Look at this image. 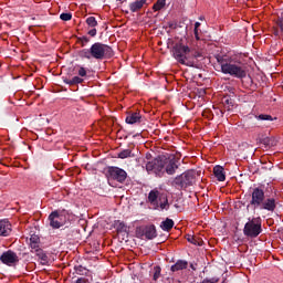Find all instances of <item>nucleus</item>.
<instances>
[{"label":"nucleus","instance_id":"nucleus-1","mask_svg":"<svg viewBox=\"0 0 283 283\" xmlns=\"http://www.w3.org/2000/svg\"><path fill=\"white\" fill-rule=\"evenodd\" d=\"M178 167H180V159L172 153L163 151L160 156L146 164V171L156 176L166 171L168 176H174Z\"/></svg>","mask_w":283,"mask_h":283},{"label":"nucleus","instance_id":"nucleus-2","mask_svg":"<svg viewBox=\"0 0 283 283\" xmlns=\"http://www.w3.org/2000/svg\"><path fill=\"white\" fill-rule=\"evenodd\" d=\"M172 56L181 65H187V67H198V62L202 59V53L179 42L172 48Z\"/></svg>","mask_w":283,"mask_h":283},{"label":"nucleus","instance_id":"nucleus-3","mask_svg":"<svg viewBox=\"0 0 283 283\" xmlns=\"http://www.w3.org/2000/svg\"><path fill=\"white\" fill-rule=\"evenodd\" d=\"M217 61L221 67L222 74H229L230 76H234V78H244L247 76V69L242 63H233L227 61L222 56H218Z\"/></svg>","mask_w":283,"mask_h":283},{"label":"nucleus","instance_id":"nucleus-4","mask_svg":"<svg viewBox=\"0 0 283 283\" xmlns=\"http://www.w3.org/2000/svg\"><path fill=\"white\" fill-rule=\"evenodd\" d=\"M91 53L93 59H96V61H103V59H112V56H114V50H112V46L101 42H95L91 45Z\"/></svg>","mask_w":283,"mask_h":283},{"label":"nucleus","instance_id":"nucleus-5","mask_svg":"<svg viewBox=\"0 0 283 283\" xmlns=\"http://www.w3.org/2000/svg\"><path fill=\"white\" fill-rule=\"evenodd\" d=\"M193 182H196V175L191 170H188L174 179V185L177 189L193 187Z\"/></svg>","mask_w":283,"mask_h":283},{"label":"nucleus","instance_id":"nucleus-6","mask_svg":"<svg viewBox=\"0 0 283 283\" xmlns=\"http://www.w3.org/2000/svg\"><path fill=\"white\" fill-rule=\"evenodd\" d=\"M243 233L247 238H258L262 233V221L260 218L249 220L243 228Z\"/></svg>","mask_w":283,"mask_h":283},{"label":"nucleus","instance_id":"nucleus-7","mask_svg":"<svg viewBox=\"0 0 283 283\" xmlns=\"http://www.w3.org/2000/svg\"><path fill=\"white\" fill-rule=\"evenodd\" d=\"M107 174L111 180H116L117 182H120V184L127 180V171H125L119 167H116V166L108 167Z\"/></svg>","mask_w":283,"mask_h":283},{"label":"nucleus","instance_id":"nucleus-8","mask_svg":"<svg viewBox=\"0 0 283 283\" xmlns=\"http://www.w3.org/2000/svg\"><path fill=\"white\" fill-rule=\"evenodd\" d=\"M251 196H252L250 200L251 207H253L254 209H260V206L264 202L266 198L264 195V189L260 187L253 188Z\"/></svg>","mask_w":283,"mask_h":283},{"label":"nucleus","instance_id":"nucleus-9","mask_svg":"<svg viewBox=\"0 0 283 283\" xmlns=\"http://www.w3.org/2000/svg\"><path fill=\"white\" fill-rule=\"evenodd\" d=\"M0 262L6 266H17L19 264V255L12 250H7L0 255Z\"/></svg>","mask_w":283,"mask_h":283},{"label":"nucleus","instance_id":"nucleus-10","mask_svg":"<svg viewBox=\"0 0 283 283\" xmlns=\"http://www.w3.org/2000/svg\"><path fill=\"white\" fill-rule=\"evenodd\" d=\"M49 222H50V227H52V229H61V227H64V224H65V221L63 220V217L61 216L59 210H55L50 213Z\"/></svg>","mask_w":283,"mask_h":283},{"label":"nucleus","instance_id":"nucleus-11","mask_svg":"<svg viewBox=\"0 0 283 283\" xmlns=\"http://www.w3.org/2000/svg\"><path fill=\"white\" fill-rule=\"evenodd\" d=\"M276 208L277 201L275 200V198L263 199V203L259 207V209H263L264 211H271V213H273Z\"/></svg>","mask_w":283,"mask_h":283},{"label":"nucleus","instance_id":"nucleus-12","mask_svg":"<svg viewBox=\"0 0 283 283\" xmlns=\"http://www.w3.org/2000/svg\"><path fill=\"white\" fill-rule=\"evenodd\" d=\"M143 120L140 112H128L125 122L127 125H138Z\"/></svg>","mask_w":283,"mask_h":283},{"label":"nucleus","instance_id":"nucleus-13","mask_svg":"<svg viewBox=\"0 0 283 283\" xmlns=\"http://www.w3.org/2000/svg\"><path fill=\"white\" fill-rule=\"evenodd\" d=\"M12 233V224L7 219L0 220V235L8 238Z\"/></svg>","mask_w":283,"mask_h":283},{"label":"nucleus","instance_id":"nucleus-14","mask_svg":"<svg viewBox=\"0 0 283 283\" xmlns=\"http://www.w3.org/2000/svg\"><path fill=\"white\" fill-rule=\"evenodd\" d=\"M256 143H280V138L271 136L270 133H263L256 137Z\"/></svg>","mask_w":283,"mask_h":283},{"label":"nucleus","instance_id":"nucleus-15","mask_svg":"<svg viewBox=\"0 0 283 283\" xmlns=\"http://www.w3.org/2000/svg\"><path fill=\"white\" fill-rule=\"evenodd\" d=\"M213 174L219 182H224V180H227V175L224 174V167L220 165L214 166Z\"/></svg>","mask_w":283,"mask_h":283},{"label":"nucleus","instance_id":"nucleus-16","mask_svg":"<svg viewBox=\"0 0 283 283\" xmlns=\"http://www.w3.org/2000/svg\"><path fill=\"white\" fill-rule=\"evenodd\" d=\"M144 235L146 240H154V238H157L158 233L156 232V226H147L144 229Z\"/></svg>","mask_w":283,"mask_h":283},{"label":"nucleus","instance_id":"nucleus-17","mask_svg":"<svg viewBox=\"0 0 283 283\" xmlns=\"http://www.w3.org/2000/svg\"><path fill=\"white\" fill-rule=\"evenodd\" d=\"M189 266V262L185 260H178L174 265H171L170 271L176 273V271H185Z\"/></svg>","mask_w":283,"mask_h":283},{"label":"nucleus","instance_id":"nucleus-18","mask_svg":"<svg viewBox=\"0 0 283 283\" xmlns=\"http://www.w3.org/2000/svg\"><path fill=\"white\" fill-rule=\"evenodd\" d=\"M146 3H147V0H137L135 2H130L129 10L130 12H139V10H143Z\"/></svg>","mask_w":283,"mask_h":283},{"label":"nucleus","instance_id":"nucleus-19","mask_svg":"<svg viewBox=\"0 0 283 283\" xmlns=\"http://www.w3.org/2000/svg\"><path fill=\"white\" fill-rule=\"evenodd\" d=\"M222 105L227 112H231V109H233V105H235V101L231 96L226 95L222 98Z\"/></svg>","mask_w":283,"mask_h":283},{"label":"nucleus","instance_id":"nucleus-20","mask_svg":"<svg viewBox=\"0 0 283 283\" xmlns=\"http://www.w3.org/2000/svg\"><path fill=\"white\" fill-rule=\"evenodd\" d=\"M187 240L190 244H195V247H202V244H205V241H202L200 237L188 234Z\"/></svg>","mask_w":283,"mask_h":283},{"label":"nucleus","instance_id":"nucleus-21","mask_svg":"<svg viewBox=\"0 0 283 283\" xmlns=\"http://www.w3.org/2000/svg\"><path fill=\"white\" fill-rule=\"evenodd\" d=\"M36 258H39V260H41V264H43V266H45L48 264V254L43 251V249L36 250L35 252Z\"/></svg>","mask_w":283,"mask_h":283},{"label":"nucleus","instance_id":"nucleus-22","mask_svg":"<svg viewBox=\"0 0 283 283\" xmlns=\"http://www.w3.org/2000/svg\"><path fill=\"white\" fill-rule=\"evenodd\" d=\"M159 191L158 190H151L149 193H148V200L150 202V205H157L158 207V196H159Z\"/></svg>","mask_w":283,"mask_h":283},{"label":"nucleus","instance_id":"nucleus-23","mask_svg":"<svg viewBox=\"0 0 283 283\" xmlns=\"http://www.w3.org/2000/svg\"><path fill=\"white\" fill-rule=\"evenodd\" d=\"M160 229H163V231H171L174 229V221L167 218L160 223Z\"/></svg>","mask_w":283,"mask_h":283},{"label":"nucleus","instance_id":"nucleus-24","mask_svg":"<svg viewBox=\"0 0 283 283\" xmlns=\"http://www.w3.org/2000/svg\"><path fill=\"white\" fill-rule=\"evenodd\" d=\"M83 82L84 80L80 76H74L72 80H67V78L64 80V83L66 85H81V83Z\"/></svg>","mask_w":283,"mask_h":283},{"label":"nucleus","instance_id":"nucleus-25","mask_svg":"<svg viewBox=\"0 0 283 283\" xmlns=\"http://www.w3.org/2000/svg\"><path fill=\"white\" fill-rule=\"evenodd\" d=\"M80 56L81 59H94V56L92 55V48L90 49H83L82 51H80Z\"/></svg>","mask_w":283,"mask_h":283},{"label":"nucleus","instance_id":"nucleus-26","mask_svg":"<svg viewBox=\"0 0 283 283\" xmlns=\"http://www.w3.org/2000/svg\"><path fill=\"white\" fill-rule=\"evenodd\" d=\"M167 6V0H157V2L153 6V10L155 12H159V10H163Z\"/></svg>","mask_w":283,"mask_h":283},{"label":"nucleus","instance_id":"nucleus-27","mask_svg":"<svg viewBox=\"0 0 283 283\" xmlns=\"http://www.w3.org/2000/svg\"><path fill=\"white\" fill-rule=\"evenodd\" d=\"M159 200H160L159 207H160L161 211L163 210L168 211V209H169V200L167 199V197H163Z\"/></svg>","mask_w":283,"mask_h":283},{"label":"nucleus","instance_id":"nucleus-28","mask_svg":"<svg viewBox=\"0 0 283 283\" xmlns=\"http://www.w3.org/2000/svg\"><path fill=\"white\" fill-rule=\"evenodd\" d=\"M86 24L88 25V28H96V25H98V21H96V18L94 17H88L86 19Z\"/></svg>","mask_w":283,"mask_h":283},{"label":"nucleus","instance_id":"nucleus-29","mask_svg":"<svg viewBox=\"0 0 283 283\" xmlns=\"http://www.w3.org/2000/svg\"><path fill=\"white\" fill-rule=\"evenodd\" d=\"M132 156V149H124L118 154V158L125 159Z\"/></svg>","mask_w":283,"mask_h":283},{"label":"nucleus","instance_id":"nucleus-30","mask_svg":"<svg viewBox=\"0 0 283 283\" xmlns=\"http://www.w3.org/2000/svg\"><path fill=\"white\" fill-rule=\"evenodd\" d=\"M154 270H155V272H154V275H153V280L155 282H158V280L160 279L161 269H160V266H155Z\"/></svg>","mask_w":283,"mask_h":283},{"label":"nucleus","instance_id":"nucleus-31","mask_svg":"<svg viewBox=\"0 0 283 283\" xmlns=\"http://www.w3.org/2000/svg\"><path fill=\"white\" fill-rule=\"evenodd\" d=\"M74 271L77 275H85V268L83 265H75Z\"/></svg>","mask_w":283,"mask_h":283},{"label":"nucleus","instance_id":"nucleus-32","mask_svg":"<svg viewBox=\"0 0 283 283\" xmlns=\"http://www.w3.org/2000/svg\"><path fill=\"white\" fill-rule=\"evenodd\" d=\"M220 282V277L219 276H213L211 279L206 277L201 281V283H218Z\"/></svg>","mask_w":283,"mask_h":283},{"label":"nucleus","instance_id":"nucleus-33","mask_svg":"<svg viewBox=\"0 0 283 283\" xmlns=\"http://www.w3.org/2000/svg\"><path fill=\"white\" fill-rule=\"evenodd\" d=\"M117 233H127V226H125V223L120 222L117 226Z\"/></svg>","mask_w":283,"mask_h":283},{"label":"nucleus","instance_id":"nucleus-34","mask_svg":"<svg viewBox=\"0 0 283 283\" xmlns=\"http://www.w3.org/2000/svg\"><path fill=\"white\" fill-rule=\"evenodd\" d=\"M77 74H78V76H81V78H83V77L87 76V70L83 66H78Z\"/></svg>","mask_w":283,"mask_h":283},{"label":"nucleus","instance_id":"nucleus-35","mask_svg":"<svg viewBox=\"0 0 283 283\" xmlns=\"http://www.w3.org/2000/svg\"><path fill=\"white\" fill-rule=\"evenodd\" d=\"M62 21H72V13H62L60 14Z\"/></svg>","mask_w":283,"mask_h":283},{"label":"nucleus","instance_id":"nucleus-36","mask_svg":"<svg viewBox=\"0 0 283 283\" xmlns=\"http://www.w3.org/2000/svg\"><path fill=\"white\" fill-rule=\"evenodd\" d=\"M276 25L277 28H280L281 32L283 33V15H279L277 20H276Z\"/></svg>","mask_w":283,"mask_h":283},{"label":"nucleus","instance_id":"nucleus-37","mask_svg":"<svg viewBox=\"0 0 283 283\" xmlns=\"http://www.w3.org/2000/svg\"><path fill=\"white\" fill-rule=\"evenodd\" d=\"M31 253H36V251H41L39 243H30Z\"/></svg>","mask_w":283,"mask_h":283},{"label":"nucleus","instance_id":"nucleus-38","mask_svg":"<svg viewBox=\"0 0 283 283\" xmlns=\"http://www.w3.org/2000/svg\"><path fill=\"white\" fill-rule=\"evenodd\" d=\"M259 120H273V117L271 115L261 114L258 116Z\"/></svg>","mask_w":283,"mask_h":283},{"label":"nucleus","instance_id":"nucleus-39","mask_svg":"<svg viewBox=\"0 0 283 283\" xmlns=\"http://www.w3.org/2000/svg\"><path fill=\"white\" fill-rule=\"evenodd\" d=\"M238 147H240V145L233 143V144H229L228 146V150L229 151H238Z\"/></svg>","mask_w":283,"mask_h":283},{"label":"nucleus","instance_id":"nucleus-40","mask_svg":"<svg viewBox=\"0 0 283 283\" xmlns=\"http://www.w3.org/2000/svg\"><path fill=\"white\" fill-rule=\"evenodd\" d=\"M78 41L82 43V48H85V44L90 42V38L82 36L78 39Z\"/></svg>","mask_w":283,"mask_h":283},{"label":"nucleus","instance_id":"nucleus-41","mask_svg":"<svg viewBox=\"0 0 283 283\" xmlns=\"http://www.w3.org/2000/svg\"><path fill=\"white\" fill-rule=\"evenodd\" d=\"M30 243H39V237L38 235H31Z\"/></svg>","mask_w":283,"mask_h":283},{"label":"nucleus","instance_id":"nucleus-42","mask_svg":"<svg viewBox=\"0 0 283 283\" xmlns=\"http://www.w3.org/2000/svg\"><path fill=\"white\" fill-rule=\"evenodd\" d=\"M96 33H97L96 27H94L93 29H91V30L88 31V35H90V36H96Z\"/></svg>","mask_w":283,"mask_h":283},{"label":"nucleus","instance_id":"nucleus-43","mask_svg":"<svg viewBox=\"0 0 283 283\" xmlns=\"http://www.w3.org/2000/svg\"><path fill=\"white\" fill-rule=\"evenodd\" d=\"M195 36H196L197 41H200V36L198 35V30H195Z\"/></svg>","mask_w":283,"mask_h":283},{"label":"nucleus","instance_id":"nucleus-44","mask_svg":"<svg viewBox=\"0 0 283 283\" xmlns=\"http://www.w3.org/2000/svg\"><path fill=\"white\" fill-rule=\"evenodd\" d=\"M200 25V22L195 23V30H198V27Z\"/></svg>","mask_w":283,"mask_h":283},{"label":"nucleus","instance_id":"nucleus-45","mask_svg":"<svg viewBox=\"0 0 283 283\" xmlns=\"http://www.w3.org/2000/svg\"><path fill=\"white\" fill-rule=\"evenodd\" d=\"M192 271H196V268L193 266V264L190 265Z\"/></svg>","mask_w":283,"mask_h":283},{"label":"nucleus","instance_id":"nucleus-46","mask_svg":"<svg viewBox=\"0 0 283 283\" xmlns=\"http://www.w3.org/2000/svg\"><path fill=\"white\" fill-rule=\"evenodd\" d=\"M161 149H163L164 151H167V148H165V146H163Z\"/></svg>","mask_w":283,"mask_h":283},{"label":"nucleus","instance_id":"nucleus-47","mask_svg":"<svg viewBox=\"0 0 283 283\" xmlns=\"http://www.w3.org/2000/svg\"><path fill=\"white\" fill-rule=\"evenodd\" d=\"M178 283H182L180 280H177Z\"/></svg>","mask_w":283,"mask_h":283},{"label":"nucleus","instance_id":"nucleus-48","mask_svg":"<svg viewBox=\"0 0 283 283\" xmlns=\"http://www.w3.org/2000/svg\"><path fill=\"white\" fill-rule=\"evenodd\" d=\"M146 143H149V140H146Z\"/></svg>","mask_w":283,"mask_h":283}]
</instances>
